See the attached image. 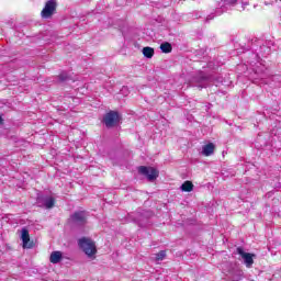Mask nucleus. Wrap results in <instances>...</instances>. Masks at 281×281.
Returning a JSON list of instances; mask_svg holds the SVG:
<instances>
[{
  "label": "nucleus",
  "mask_w": 281,
  "mask_h": 281,
  "mask_svg": "<svg viewBox=\"0 0 281 281\" xmlns=\"http://www.w3.org/2000/svg\"><path fill=\"white\" fill-rule=\"evenodd\" d=\"M122 122V114L117 111H110L103 116V124L106 128H114Z\"/></svg>",
  "instance_id": "f03ea898"
},
{
  "label": "nucleus",
  "mask_w": 281,
  "mask_h": 281,
  "mask_svg": "<svg viewBox=\"0 0 281 281\" xmlns=\"http://www.w3.org/2000/svg\"><path fill=\"white\" fill-rule=\"evenodd\" d=\"M164 258H166V250H161L158 254H155L153 257L155 262H161V260H164Z\"/></svg>",
  "instance_id": "dca6fc26"
},
{
  "label": "nucleus",
  "mask_w": 281,
  "mask_h": 281,
  "mask_svg": "<svg viewBox=\"0 0 281 281\" xmlns=\"http://www.w3.org/2000/svg\"><path fill=\"white\" fill-rule=\"evenodd\" d=\"M56 8H58L56 0H48L41 12L42 19H52L56 12Z\"/></svg>",
  "instance_id": "7ed1b4c3"
},
{
  "label": "nucleus",
  "mask_w": 281,
  "mask_h": 281,
  "mask_svg": "<svg viewBox=\"0 0 281 281\" xmlns=\"http://www.w3.org/2000/svg\"><path fill=\"white\" fill-rule=\"evenodd\" d=\"M143 55L145 56V58H153V56H155V48L150 46L144 47Z\"/></svg>",
  "instance_id": "f8f14e48"
},
{
  "label": "nucleus",
  "mask_w": 281,
  "mask_h": 281,
  "mask_svg": "<svg viewBox=\"0 0 281 281\" xmlns=\"http://www.w3.org/2000/svg\"><path fill=\"white\" fill-rule=\"evenodd\" d=\"M195 87L198 89H205L206 87H210L211 79L205 76H200L195 79Z\"/></svg>",
  "instance_id": "1a4fd4ad"
},
{
  "label": "nucleus",
  "mask_w": 281,
  "mask_h": 281,
  "mask_svg": "<svg viewBox=\"0 0 281 281\" xmlns=\"http://www.w3.org/2000/svg\"><path fill=\"white\" fill-rule=\"evenodd\" d=\"M0 124H3V117L0 115Z\"/></svg>",
  "instance_id": "a211bd4d"
},
{
  "label": "nucleus",
  "mask_w": 281,
  "mask_h": 281,
  "mask_svg": "<svg viewBox=\"0 0 281 281\" xmlns=\"http://www.w3.org/2000/svg\"><path fill=\"white\" fill-rule=\"evenodd\" d=\"M37 202L42 203L43 207H46V210H52L56 203V200L50 195H40L37 198Z\"/></svg>",
  "instance_id": "0eeeda50"
},
{
  "label": "nucleus",
  "mask_w": 281,
  "mask_h": 281,
  "mask_svg": "<svg viewBox=\"0 0 281 281\" xmlns=\"http://www.w3.org/2000/svg\"><path fill=\"white\" fill-rule=\"evenodd\" d=\"M210 20H212V18H210V16H209V18H206V21H210Z\"/></svg>",
  "instance_id": "aec40b11"
},
{
  "label": "nucleus",
  "mask_w": 281,
  "mask_h": 281,
  "mask_svg": "<svg viewBox=\"0 0 281 281\" xmlns=\"http://www.w3.org/2000/svg\"><path fill=\"white\" fill-rule=\"evenodd\" d=\"M128 93H131V91L128 90V87L123 86L120 90V93L116 94V99L122 100V95H123V98H126V95H128Z\"/></svg>",
  "instance_id": "2eb2a0df"
},
{
  "label": "nucleus",
  "mask_w": 281,
  "mask_h": 281,
  "mask_svg": "<svg viewBox=\"0 0 281 281\" xmlns=\"http://www.w3.org/2000/svg\"><path fill=\"white\" fill-rule=\"evenodd\" d=\"M21 240L24 249H32V244H30V231L25 227L21 231Z\"/></svg>",
  "instance_id": "6e6552de"
},
{
  "label": "nucleus",
  "mask_w": 281,
  "mask_h": 281,
  "mask_svg": "<svg viewBox=\"0 0 281 281\" xmlns=\"http://www.w3.org/2000/svg\"><path fill=\"white\" fill-rule=\"evenodd\" d=\"M70 223L76 227H82V225H87V213L85 211L75 212L70 216Z\"/></svg>",
  "instance_id": "39448f33"
},
{
  "label": "nucleus",
  "mask_w": 281,
  "mask_h": 281,
  "mask_svg": "<svg viewBox=\"0 0 281 281\" xmlns=\"http://www.w3.org/2000/svg\"><path fill=\"white\" fill-rule=\"evenodd\" d=\"M215 146L213 143H209L202 147V155L204 157H211V155H214Z\"/></svg>",
  "instance_id": "9d476101"
},
{
  "label": "nucleus",
  "mask_w": 281,
  "mask_h": 281,
  "mask_svg": "<svg viewBox=\"0 0 281 281\" xmlns=\"http://www.w3.org/2000/svg\"><path fill=\"white\" fill-rule=\"evenodd\" d=\"M180 190H182V192H192V190H194V184H192L190 181H186L180 187Z\"/></svg>",
  "instance_id": "4468645a"
},
{
  "label": "nucleus",
  "mask_w": 281,
  "mask_h": 281,
  "mask_svg": "<svg viewBox=\"0 0 281 281\" xmlns=\"http://www.w3.org/2000/svg\"><path fill=\"white\" fill-rule=\"evenodd\" d=\"M78 245L89 258L95 256L98 252V249L95 248V241L91 238L82 237L78 240Z\"/></svg>",
  "instance_id": "f257e3e1"
},
{
  "label": "nucleus",
  "mask_w": 281,
  "mask_h": 281,
  "mask_svg": "<svg viewBox=\"0 0 281 281\" xmlns=\"http://www.w3.org/2000/svg\"><path fill=\"white\" fill-rule=\"evenodd\" d=\"M58 79H59V82H67V80H69V76H67V74L63 72L59 75Z\"/></svg>",
  "instance_id": "f3484780"
},
{
  "label": "nucleus",
  "mask_w": 281,
  "mask_h": 281,
  "mask_svg": "<svg viewBox=\"0 0 281 281\" xmlns=\"http://www.w3.org/2000/svg\"><path fill=\"white\" fill-rule=\"evenodd\" d=\"M60 260H63V252H60V251H53L50 254L49 261L53 265H58V262H60Z\"/></svg>",
  "instance_id": "9b49d317"
},
{
  "label": "nucleus",
  "mask_w": 281,
  "mask_h": 281,
  "mask_svg": "<svg viewBox=\"0 0 281 281\" xmlns=\"http://www.w3.org/2000/svg\"><path fill=\"white\" fill-rule=\"evenodd\" d=\"M139 175H143L148 179V181H156L157 177H159V170H157L154 167H146V166H140L138 168Z\"/></svg>",
  "instance_id": "20e7f679"
},
{
  "label": "nucleus",
  "mask_w": 281,
  "mask_h": 281,
  "mask_svg": "<svg viewBox=\"0 0 281 281\" xmlns=\"http://www.w3.org/2000/svg\"><path fill=\"white\" fill-rule=\"evenodd\" d=\"M237 254L240 255V257L243 258L244 265H246L248 269H251V267L254 266V256L256 255L245 252L243 247L237 248Z\"/></svg>",
  "instance_id": "423d86ee"
},
{
  "label": "nucleus",
  "mask_w": 281,
  "mask_h": 281,
  "mask_svg": "<svg viewBox=\"0 0 281 281\" xmlns=\"http://www.w3.org/2000/svg\"><path fill=\"white\" fill-rule=\"evenodd\" d=\"M160 49L162 54H170L172 52V44L165 42L160 45Z\"/></svg>",
  "instance_id": "ddd939ff"
},
{
  "label": "nucleus",
  "mask_w": 281,
  "mask_h": 281,
  "mask_svg": "<svg viewBox=\"0 0 281 281\" xmlns=\"http://www.w3.org/2000/svg\"><path fill=\"white\" fill-rule=\"evenodd\" d=\"M229 3H233V4L236 3V0H231Z\"/></svg>",
  "instance_id": "6ab92c4d"
}]
</instances>
